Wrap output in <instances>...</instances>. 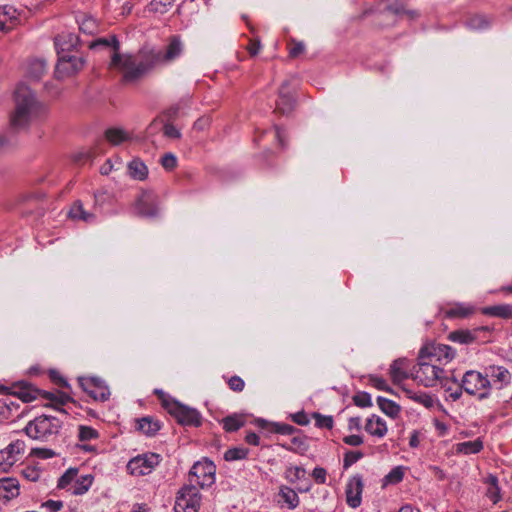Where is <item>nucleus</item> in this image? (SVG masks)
I'll return each mask as SVG.
<instances>
[{"instance_id": "nucleus-1", "label": "nucleus", "mask_w": 512, "mask_h": 512, "mask_svg": "<svg viewBox=\"0 0 512 512\" xmlns=\"http://www.w3.org/2000/svg\"><path fill=\"white\" fill-rule=\"evenodd\" d=\"M91 49L112 48L110 67L122 74L124 83H135L158 66L176 60L183 52V44L178 36L170 38L165 49L143 46L136 54L119 53L120 43L115 35L99 38L89 44Z\"/></svg>"}, {"instance_id": "nucleus-2", "label": "nucleus", "mask_w": 512, "mask_h": 512, "mask_svg": "<svg viewBox=\"0 0 512 512\" xmlns=\"http://www.w3.org/2000/svg\"><path fill=\"white\" fill-rule=\"evenodd\" d=\"M15 110L11 114L10 124L13 129L20 130L26 128L33 118H35L41 109L40 103L36 100L31 89L20 84L14 93Z\"/></svg>"}, {"instance_id": "nucleus-3", "label": "nucleus", "mask_w": 512, "mask_h": 512, "mask_svg": "<svg viewBox=\"0 0 512 512\" xmlns=\"http://www.w3.org/2000/svg\"><path fill=\"white\" fill-rule=\"evenodd\" d=\"M61 427L62 422L57 417L41 415L29 421L24 432L31 439L47 442L58 435Z\"/></svg>"}, {"instance_id": "nucleus-4", "label": "nucleus", "mask_w": 512, "mask_h": 512, "mask_svg": "<svg viewBox=\"0 0 512 512\" xmlns=\"http://www.w3.org/2000/svg\"><path fill=\"white\" fill-rule=\"evenodd\" d=\"M155 394L161 400L162 406L179 424L195 427L201 425V414L196 409L185 406L174 399L167 398L162 390H155Z\"/></svg>"}, {"instance_id": "nucleus-5", "label": "nucleus", "mask_w": 512, "mask_h": 512, "mask_svg": "<svg viewBox=\"0 0 512 512\" xmlns=\"http://www.w3.org/2000/svg\"><path fill=\"white\" fill-rule=\"evenodd\" d=\"M412 377L424 387H434L438 382L446 388L444 383L445 371L428 359H421L418 354L417 368L414 367Z\"/></svg>"}, {"instance_id": "nucleus-6", "label": "nucleus", "mask_w": 512, "mask_h": 512, "mask_svg": "<svg viewBox=\"0 0 512 512\" xmlns=\"http://www.w3.org/2000/svg\"><path fill=\"white\" fill-rule=\"evenodd\" d=\"M487 376L475 370L466 371L461 379L464 392L479 400L487 399L491 394V382Z\"/></svg>"}, {"instance_id": "nucleus-7", "label": "nucleus", "mask_w": 512, "mask_h": 512, "mask_svg": "<svg viewBox=\"0 0 512 512\" xmlns=\"http://www.w3.org/2000/svg\"><path fill=\"white\" fill-rule=\"evenodd\" d=\"M0 393H5L9 396L16 397L23 403L32 402L39 396L49 400L53 399L52 393L41 391L34 387L32 384L25 381L16 382L11 387L0 386Z\"/></svg>"}, {"instance_id": "nucleus-8", "label": "nucleus", "mask_w": 512, "mask_h": 512, "mask_svg": "<svg viewBox=\"0 0 512 512\" xmlns=\"http://www.w3.org/2000/svg\"><path fill=\"white\" fill-rule=\"evenodd\" d=\"M216 467L208 459L196 462L189 471V485H199L201 488L211 487L215 483Z\"/></svg>"}, {"instance_id": "nucleus-9", "label": "nucleus", "mask_w": 512, "mask_h": 512, "mask_svg": "<svg viewBox=\"0 0 512 512\" xmlns=\"http://www.w3.org/2000/svg\"><path fill=\"white\" fill-rule=\"evenodd\" d=\"M201 495L195 485H186L181 488L176 496L175 512H198Z\"/></svg>"}, {"instance_id": "nucleus-10", "label": "nucleus", "mask_w": 512, "mask_h": 512, "mask_svg": "<svg viewBox=\"0 0 512 512\" xmlns=\"http://www.w3.org/2000/svg\"><path fill=\"white\" fill-rule=\"evenodd\" d=\"M421 359H428L435 364L448 363L456 356V350L449 345L441 343H428L420 351Z\"/></svg>"}, {"instance_id": "nucleus-11", "label": "nucleus", "mask_w": 512, "mask_h": 512, "mask_svg": "<svg viewBox=\"0 0 512 512\" xmlns=\"http://www.w3.org/2000/svg\"><path fill=\"white\" fill-rule=\"evenodd\" d=\"M159 463L160 455L158 454L139 455L128 462L127 470L131 475L144 476L150 474Z\"/></svg>"}, {"instance_id": "nucleus-12", "label": "nucleus", "mask_w": 512, "mask_h": 512, "mask_svg": "<svg viewBox=\"0 0 512 512\" xmlns=\"http://www.w3.org/2000/svg\"><path fill=\"white\" fill-rule=\"evenodd\" d=\"M84 66L81 57L70 55L68 53L58 52V62L55 68V76L58 79L73 76Z\"/></svg>"}, {"instance_id": "nucleus-13", "label": "nucleus", "mask_w": 512, "mask_h": 512, "mask_svg": "<svg viewBox=\"0 0 512 512\" xmlns=\"http://www.w3.org/2000/svg\"><path fill=\"white\" fill-rule=\"evenodd\" d=\"M157 196L153 191L143 190L135 200L134 209L141 217L152 218L158 214Z\"/></svg>"}, {"instance_id": "nucleus-14", "label": "nucleus", "mask_w": 512, "mask_h": 512, "mask_svg": "<svg viewBox=\"0 0 512 512\" xmlns=\"http://www.w3.org/2000/svg\"><path fill=\"white\" fill-rule=\"evenodd\" d=\"M82 390L96 401H107L110 397V390L105 382L96 377L79 378Z\"/></svg>"}, {"instance_id": "nucleus-15", "label": "nucleus", "mask_w": 512, "mask_h": 512, "mask_svg": "<svg viewBox=\"0 0 512 512\" xmlns=\"http://www.w3.org/2000/svg\"><path fill=\"white\" fill-rule=\"evenodd\" d=\"M26 444L23 440H16L10 443L5 449L0 450V471L7 472L24 453Z\"/></svg>"}, {"instance_id": "nucleus-16", "label": "nucleus", "mask_w": 512, "mask_h": 512, "mask_svg": "<svg viewBox=\"0 0 512 512\" xmlns=\"http://www.w3.org/2000/svg\"><path fill=\"white\" fill-rule=\"evenodd\" d=\"M295 104L296 100L291 88V80L286 79L279 88L275 111L283 115L289 114L294 109Z\"/></svg>"}, {"instance_id": "nucleus-17", "label": "nucleus", "mask_w": 512, "mask_h": 512, "mask_svg": "<svg viewBox=\"0 0 512 512\" xmlns=\"http://www.w3.org/2000/svg\"><path fill=\"white\" fill-rule=\"evenodd\" d=\"M364 489L363 478L356 474L351 477L346 485V502L351 508H357L362 502V493Z\"/></svg>"}, {"instance_id": "nucleus-18", "label": "nucleus", "mask_w": 512, "mask_h": 512, "mask_svg": "<svg viewBox=\"0 0 512 512\" xmlns=\"http://www.w3.org/2000/svg\"><path fill=\"white\" fill-rule=\"evenodd\" d=\"M481 332H490V328L488 326H481L472 330H455L449 333L448 339L452 342L468 345L476 342Z\"/></svg>"}, {"instance_id": "nucleus-19", "label": "nucleus", "mask_w": 512, "mask_h": 512, "mask_svg": "<svg viewBox=\"0 0 512 512\" xmlns=\"http://www.w3.org/2000/svg\"><path fill=\"white\" fill-rule=\"evenodd\" d=\"M135 428L146 436H154L161 429V422L152 417L145 416L135 420Z\"/></svg>"}, {"instance_id": "nucleus-20", "label": "nucleus", "mask_w": 512, "mask_h": 512, "mask_svg": "<svg viewBox=\"0 0 512 512\" xmlns=\"http://www.w3.org/2000/svg\"><path fill=\"white\" fill-rule=\"evenodd\" d=\"M475 313V307L469 304L456 303L443 311L444 317L449 319L468 318Z\"/></svg>"}, {"instance_id": "nucleus-21", "label": "nucleus", "mask_w": 512, "mask_h": 512, "mask_svg": "<svg viewBox=\"0 0 512 512\" xmlns=\"http://www.w3.org/2000/svg\"><path fill=\"white\" fill-rule=\"evenodd\" d=\"M19 495V482L15 478H0V499L9 501Z\"/></svg>"}, {"instance_id": "nucleus-22", "label": "nucleus", "mask_w": 512, "mask_h": 512, "mask_svg": "<svg viewBox=\"0 0 512 512\" xmlns=\"http://www.w3.org/2000/svg\"><path fill=\"white\" fill-rule=\"evenodd\" d=\"M105 139L113 146H118L122 143L129 142L132 139V134L127 130L119 127L108 128L104 133Z\"/></svg>"}, {"instance_id": "nucleus-23", "label": "nucleus", "mask_w": 512, "mask_h": 512, "mask_svg": "<svg viewBox=\"0 0 512 512\" xmlns=\"http://www.w3.org/2000/svg\"><path fill=\"white\" fill-rule=\"evenodd\" d=\"M17 20V11L13 6L4 5L0 7V30H11Z\"/></svg>"}, {"instance_id": "nucleus-24", "label": "nucleus", "mask_w": 512, "mask_h": 512, "mask_svg": "<svg viewBox=\"0 0 512 512\" xmlns=\"http://www.w3.org/2000/svg\"><path fill=\"white\" fill-rule=\"evenodd\" d=\"M365 430L372 436L382 438L386 435L388 429L386 422L381 417L372 415L366 421Z\"/></svg>"}, {"instance_id": "nucleus-25", "label": "nucleus", "mask_w": 512, "mask_h": 512, "mask_svg": "<svg viewBox=\"0 0 512 512\" xmlns=\"http://www.w3.org/2000/svg\"><path fill=\"white\" fill-rule=\"evenodd\" d=\"M78 42V36L72 33H63L61 35H58L55 38V46L57 48V53H69L72 49L76 48Z\"/></svg>"}, {"instance_id": "nucleus-26", "label": "nucleus", "mask_w": 512, "mask_h": 512, "mask_svg": "<svg viewBox=\"0 0 512 512\" xmlns=\"http://www.w3.org/2000/svg\"><path fill=\"white\" fill-rule=\"evenodd\" d=\"M407 360L400 358L390 366V377L394 384H400L403 380L409 378V374L406 372Z\"/></svg>"}, {"instance_id": "nucleus-27", "label": "nucleus", "mask_w": 512, "mask_h": 512, "mask_svg": "<svg viewBox=\"0 0 512 512\" xmlns=\"http://www.w3.org/2000/svg\"><path fill=\"white\" fill-rule=\"evenodd\" d=\"M481 313L487 316L497 317L501 319L512 318V305L511 304H499L494 306H488L481 309Z\"/></svg>"}, {"instance_id": "nucleus-28", "label": "nucleus", "mask_w": 512, "mask_h": 512, "mask_svg": "<svg viewBox=\"0 0 512 512\" xmlns=\"http://www.w3.org/2000/svg\"><path fill=\"white\" fill-rule=\"evenodd\" d=\"M47 64L43 59H32L28 62L26 73L33 80H39L46 73Z\"/></svg>"}, {"instance_id": "nucleus-29", "label": "nucleus", "mask_w": 512, "mask_h": 512, "mask_svg": "<svg viewBox=\"0 0 512 512\" xmlns=\"http://www.w3.org/2000/svg\"><path fill=\"white\" fill-rule=\"evenodd\" d=\"M68 215L71 219L81 220L87 223H91L95 220V215L85 211L82 202L79 200L74 202Z\"/></svg>"}, {"instance_id": "nucleus-30", "label": "nucleus", "mask_w": 512, "mask_h": 512, "mask_svg": "<svg viewBox=\"0 0 512 512\" xmlns=\"http://www.w3.org/2000/svg\"><path fill=\"white\" fill-rule=\"evenodd\" d=\"M377 404L380 410L391 418H397L400 414L401 407L394 401L387 399L385 397L379 396L377 397Z\"/></svg>"}, {"instance_id": "nucleus-31", "label": "nucleus", "mask_w": 512, "mask_h": 512, "mask_svg": "<svg viewBox=\"0 0 512 512\" xmlns=\"http://www.w3.org/2000/svg\"><path fill=\"white\" fill-rule=\"evenodd\" d=\"M279 497V502L286 504L289 509H294L299 505V497L296 491L288 486L280 487Z\"/></svg>"}, {"instance_id": "nucleus-32", "label": "nucleus", "mask_w": 512, "mask_h": 512, "mask_svg": "<svg viewBox=\"0 0 512 512\" xmlns=\"http://www.w3.org/2000/svg\"><path fill=\"white\" fill-rule=\"evenodd\" d=\"M129 175L136 180H144L148 176V168L140 159H133L128 164Z\"/></svg>"}, {"instance_id": "nucleus-33", "label": "nucleus", "mask_w": 512, "mask_h": 512, "mask_svg": "<svg viewBox=\"0 0 512 512\" xmlns=\"http://www.w3.org/2000/svg\"><path fill=\"white\" fill-rule=\"evenodd\" d=\"M93 476L91 474L82 475L75 478L71 487V492L74 495H83L86 493L93 483Z\"/></svg>"}, {"instance_id": "nucleus-34", "label": "nucleus", "mask_w": 512, "mask_h": 512, "mask_svg": "<svg viewBox=\"0 0 512 512\" xmlns=\"http://www.w3.org/2000/svg\"><path fill=\"white\" fill-rule=\"evenodd\" d=\"M483 449V442L480 438L473 441H465L456 445V451L465 455L477 454Z\"/></svg>"}, {"instance_id": "nucleus-35", "label": "nucleus", "mask_w": 512, "mask_h": 512, "mask_svg": "<svg viewBox=\"0 0 512 512\" xmlns=\"http://www.w3.org/2000/svg\"><path fill=\"white\" fill-rule=\"evenodd\" d=\"M485 483L489 485L486 495L494 503H498L501 500L500 488L498 486V478L495 475L490 474Z\"/></svg>"}, {"instance_id": "nucleus-36", "label": "nucleus", "mask_w": 512, "mask_h": 512, "mask_svg": "<svg viewBox=\"0 0 512 512\" xmlns=\"http://www.w3.org/2000/svg\"><path fill=\"white\" fill-rule=\"evenodd\" d=\"M222 424L226 432H235L244 426L245 419L242 415L233 414L223 418Z\"/></svg>"}, {"instance_id": "nucleus-37", "label": "nucleus", "mask_w": 512, "mask_h": 512, "mask_svg": "<svg viewBox=\"0 0 512 512\" xmlns=\"http://www.w3.org/2000/svg\"><path fill=\"white\" fill-rule=\"evenodd\" d=\"M489 374L496 381L502 385H508L511 382V374L505 367L502 366H490L488 368Z\"/></svg>"}, {"instance_id": "nucleus-38", "label": "nucleus", "mask_w": 512, "mask_h": 512, "mask_svg": "<svg viewBox=\"0 0 512 512\" xmlns=\"http://www.w3.org/2000/svg\"><path fill=\"white\" fill-rule=\"evenodd\" d=\"M466 25L475 30L485 29L491 25V19L485 15H473L466 20Z\"/></svg>"}, {"instance_id": "nucleus-39", "label": "nucleus", "mask_w": 512, "mask_h": 512, "mask_svg": "<svg viewBox=\"0 0 512 512\" xmlns=\"http://www.w3.org/2000/svg\"><path fill=\"white\" fill-rule=\"evenodd\" d=\"M402 390L405 394L412 400L417 403L424 405L425 407H431L433 404V399L427 393L421 392L419 394L414 393L412 390L402 386Z\"/></svg>"}, {"instance_id": "nucleus-40", "label": "nucleus", "mask_w": 512, "mask_h": 512, "mask_svg": "<svg viewBox=\"0 0 512 512\" xmlns=\"http://www.w3.org/2000/svg\"><path fill=\"white\" fill-rule=\"evenodd\" d=\"M404 478V468L402 466L394 467L383 479V486L389 484H398Z\"/></svg>"}, {"instance_id": "nucleus-41", "label": "nucleus", "mask_w": 512, "mask_h": 512, "mask_svg": "<svg viewBox=\"0 0 512 512\" xmlns=\"http://www.w3.org/2000/svg\"><path fill=\"white\" fill-rule=\"evenodd\" d=\"M174 1L175 0H152L148 5V9L151 12L164 14L173 6Z\"/></svg>"}, {"instance_id": "nucleus-42", "label": "nucleus", "mask_w": 512, "mask_h": 512, "mask_svg": "<svg viewBox=\"0 0 512 512\" xmlns=\"http://www.w3.org/2000/svg\"><path fill=\"white\" fill-rule=\"evenodd\" d=\"M248 455V449L243 447H233L228 449L224 453V459L226 461H236L245 459Z\"/></svg>"}, {"instance_id": "nucleus-43", "label": "nucleus", "mask_w": 512, "mask_h": 512, "mask_svg": "<svg viewBox=\"0 0 512 512\" xmlns=\"http://www.w3.org/2000/svg\"><path fill=\"white\" fill-rule=\"evenodd\" d=\"M14 398L15 397L10 396L0 401V408L7 410V414H5L4 411H1V414H3L6 418L12 417L13 412L18 410L20 407V404L17 401H15Z\"/></svg>"}, {"instance_id": "nucleus-44", "label": "nucleus", "mask_w": 512, "mask_h": 512, "mask_svg": "<svg viewBox=\"0 0 512 512\" xmlns=\"http://www.w3.org/2000/svg\"><path fill=\"white\" fill-rule=\"evenodd\" d=\"M312 417L315 420V425L318 428H326V429H332L334 425V420L332 416H325L318 412H314L312 414Z\"/></svg>"}, {"instance_id": "nucleus-45", "label": "nucleus", "mask_w": 512, "mask_h": 512, "mask_svg": "<svg viewBox=\"0 0 512 512\" xmlns=\"http://www.w3.org/2000/svg\"><path fill=\"white\" fill-rule=\"evenodd\" d=\"M78 470L75 468L68 469L58 480V488L64 489L71 484L77 477Z\"/></svg>"}, {"instance_id": "nucleus-46", "label": "nucleus", "mask_w": 512, "mask_h": 512, "mask_svg": "<svg viewBox=\"0 0 512 512\" xmlns=\"http://www.w3.org/2000/svg\"><path fill=\"white\" fill-rule=\"evenodd\" d=\"M353 403L360 407V408H366L372 406V400L371 396L367 392H358L353 396Z\"/></svg>"}, {"instance_id": "nucleus-47", "label": "nucleus", "mask_w": 512, "mask_h": 512, "mask_svg": "<svg viewBox=\"0 0 512 512\" xmlns=\"http://www.w3.org/2000/svg\"><path fill=\"white\" fill-rule=\"evenodd\" d=\"M99 437V433L96 429L90 426H80L79 427V440L80 441H89L92 439H96Z\"/></svg>"}, {"instance_id": "nucleus-48", "label": "nucleus", "mask_w": 512, "mask_h": 512, "mask_svg": "<svg viewBox=\"0 0 512 512\" xmlns=\"http://www.w3.org/2000/svg\"><path fill=\"white\" fill-rule=\"evenodd\" d=\"M364 454L361 451H347L343 458V467L344 469H348L358 460L363 458Z\"/></svg>"}, {"instance_id": "nucleus-49", "label": "nucleus", "mask_w": 512, "mask_h": 512, "mask_svg": "<svg viewBox=\"0 0 512 512\" xmlns=\"http://www.w3.org/2000/svg\"><path fill=\"white\" fill-rule=\"evenodd\" d=\"M385 12H389V13H392L395 15L408 14L411 17H414L416 14L415 12L406 11L403 3H401V2H396L391 5H388L384 9L383 13H385Z\"/></svg>"}, {"instance_id": "nucleus-50", "label": "nucleus", "mask_w": 512, "mask_h": 512, "mask_svg": "<svg viewBox=\"0 0 512 512\" xmlns=\"http://www.w3.org/2000/svg\"><path fill=\"white\" fill-rule=\"evenodd\" d=\"M160 163L165 170L172 171L177 166V158L173 153H165Z\"/></svg>"}, {"instance_id": "nucleus-51", "label": "nucleus", "mask_w": 512, "mask_h": 512, "mask_svg": "<svg viewBox=\"0 0 512 512\" xmlns=\"http://www.w3.org/2000/svg\"><path fill=\"white\" fill-rule=\"evenodd\" d=\"M163 123L162 130L165 137L170 139H178L181 136L180 131L172 124L166 122L164 120H160Z\"/></svg>"}, {"instance_id": "nucleus-52", "label": "nucleus", "mask_w": 512, "mask_h": 512, "mask_svg": "<svg viewBox=\"0 0 512 512\" xmlns=\"http://www.w3.org/2000/svg\"><path fill=\"white\" fill-rule=\"evenodd\" d=\"M272 431L282 435H293L297 429L290 424L274 423Z\"/></svg>"}, {"instance_id": "nucleus-53", "label": "nucleus", "mask_w": 512, "mask_h": 512, "mask_svg": "<svg viewBox=\"0 0 512 512\" xmlns=\"http://www.w3.org/2000/svg\"><path fill=\"white\" fill-rule=\"evenodd\" d=\"M227 384L229 388L234 392H242L245 387L244 380L239 376H232L228 379Z\"/></svg>"}, {"instance_id": "nucleus-54", "label": "nucleus", "mask_w": 512, "mask_h": 512, "mask_svg": "<svg viewBox=\"0 0 512 512\" xmlns=\"http://www.w3.org/2000/svg\"><path fill=\"white\" fill-rule=\"evenodd\" d=\"M370 383L378 390L393 393V390L387 385L386 381L378 376H371Z\"/></svg>"}, {"instance_id": "nucleus-55", "label": "nucleus", "mask_w": 512, "mask_h": 512, "mask_svg": "<svg viewBox=\"0 0 512 512\" xmlns=\"http://www.w3.org/2000/svg\"><path fill=\"white\" fill-rule=\"evenodd\" d=\"M96 28V21L92 18H86L79 24V29L87 34H92Z\"/></svg>"}, {"instance_id": "nucleus-56", "label": "nucleus", "mask_w": 512, "mask_h": 512, "mask_svg": "<svg viewBox=\"0 0 512 512\" xmlns=\"http://www.w3.org/2000/svg\"><path fill=\"white\" fill-rule=\"evenodd\" d=\"M22 474L26 479L32 482L38 481L41 476L40 470L34 467H26L23 469Z\"/></svg>"}, {"instance_id": "nucleus-57", "label": "nucleus", "mask_w": 512, "mask_h": 512, "mask_svg": "<svg viewBox=\"0 0 512 512\" xmlns=\"http://www.w3.org/2000/svg\"><path fill=\"white\" fill-rule=\"evenodd\" d=\"M31 455L41 459H49L55 456V452L47 448H34L31 451Z\"/></svg>"}, {"instance_id": "nucleus-58", "label": "nucleus", "mask_w": 512, "mask_h": 512, "mask_svg": "<svg viewBox=\"0 0 512 512\" xmlns=\"http://www.w3.org/2000/svg\"><path fill=\"white\" fill-rule=\"evenodd\" d=\"M288 473L292 474L294 478L290 479L291 482H295L296 480H301L305 478L306 470L300 466H291L287 470Z\"/></svg>"}, {"instance_id": "nucleus-59", "label": "nucleus", "mask_w": 512, "mask_h": 512, "mask_svg": "<svg viewBox=\"0 0 512 512\" xmlns=\"http://www.w3.org/2000/svg\"><path fill=\"white\" fill-rule=\"evenodd\" d=\"M326 476L327 471L322 467H316L314 468L312 472V477L318 484H325L326 483Z\"/></svg>"}, {"instance_id": "nucleus-60", "label": "nucleus", "mask_w": 512, "mask_h": 512, "mask_svg": "<svg viewBox=\"0 0 512 512\" xmlns=\"http://www.w3.org/2000/svg\"><path fill=\"white\" fill-rule=\"evenodd\" d=\"M42 507L46 508L50 512H58L63 507V502L58 500H47L42 504Z\"/></svg>"}, {"instance_id": "nucleus-61", "label": "nucleus", "mask_w": 512, "mask_h": 512, "mask_svg": "<svg viewBox=\"0 0 512 512\" xmlns=\"http://www.w3.org/2000/svg\"><path fill=\"white\" fill-rule=\"evenodd\" d=\"M343 442L350 446H360L363 444V437L360 435H348L343 438Z\"/></svg>"}, {"instance_id": "nucleus-62", "label": "nucleus", "mask_w": 512, "mask_h": 512, "mask_svg": "<svg viewBox=\"0 0 512 512\" xmlns=\"http://www.w3.org/2000/svg\"><path fill=\"white\" fill-rule=\"evenodd\" d=\"M305 50V45L302 42L294 43L292 47H290L289 50V56L291 58H296L299 55H301Z\"/></svg>"}, {"instance_id": "nucleus-63", "label": "nucleus", "mask_w": 512, "mask_h": 512, "mask_svg": "<svg viewBox=\"0 0 512 512\" xmlns=\"http://www.w3.org/2000/svg\"><path fill=\"white\" fill-rule=\"evenodd\" d=\"M292 419L296 424L301 425V426H305V425L309 424V422H310L307 414L303 411L295 413L292 416Z\"/></svg>"}, {"instance_id": "nucleus-64", "label": "nucleus", "mask_w": 512, "mask_h": 512, "mask_svg": "<svg viewBox=\"0 0 512 512\" xmlns=\"http://www.w3.org/2000/svg\"><path fill=\"white\" fill-rule=\"evenodd\" d=\"M91 154L89 152H79L73 155V161L76 164H82L88 159H90Z\"/></svg>"}]
</instances>
